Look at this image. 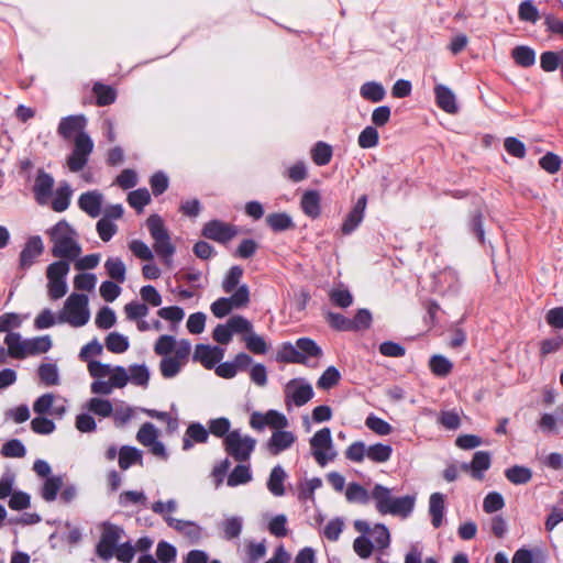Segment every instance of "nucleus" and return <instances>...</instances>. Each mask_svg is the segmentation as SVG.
I'll return each instance as SVG.
<instances>
[{
	"label": "nucleus",
	"instance_id": "nucleus-17",
	"mask_svg": "<svg viewBox=\"0 0 563 563\" xmlns=\"http://www.w3.org/2000/svg\"><path fill=\"white\" fill-rule=\"evenodd\" d=\"M296 441V435L291 431L284 429L276 430L266 443V448L272 455H278L288 450Z\"/></svg>",
	"mask_w": 563,
	"mask_h": 563
},
{
	"label": "nucleus",
	"instance_id": "nucleus-21",
	"mask_svg": "<svg viewBox=\"0 0 563 563\" xmlns=\"http://www.w3.org/2000/svg\"><path fill=\"white\" fill-rule=\"evenodd\" d=\"M102 195L97 191H87L78 199L79 208L91 218H97L101 212Z\"/></svg>",
	"mask_w": 563,
	"mask_h": 563
},
{
	"label": "nucleus",
	"instance_id": "nucleus-23",
	"mask_svg": "<svg viewBox=\"0 0 563 563\" xmlns=\"http://www.w3.org/2000/svg\"><path fill=\"white\" fill-rule=\"evenodd\" d=\"M429 514L434 528H440L445 514V497L442 493H433L429 498Z\"/></svg>",
	"mask_w": 563,
	"mask_h": 563
},
{
	"label": "nucleus",
	"instance_id": "nucleus-16",
	"mask_svg": "<svg viewBox=\"0 0 563 563\" xmlns=\"http://www.w3.org/2000/svg\"><path fill=\"white\" fill-rule=\"evenodd\" d=\"M54 183V178L48 173L38 170L33 185V194L38 205L47 203L53 192Z\"/></svg>",
	"mask_w": 563,
	"mask_h": 563
},
{
	"label": "nucleus",
	"instance_id": "nucleus-24",
	"mask_svg": "<svg viewBox=\"0 0 563 563\" xmlns=\"http://www.w3.org/2000/svg\"><path fill=\"white\" fill-rule=\"evenodd\" d=\"M4 343L8 347V354L15 360H24L25 353V339L23 340L18 332H9L4 338Z\"/></svg>",
	"mask_w": 563,
	"mask_h": 563
},
{
	"label": "nucleus",
	"instance_id": "nucleus-61",
	"mask_svg": "<svg viewBox=\"0 0 563 563\" xmlns=\"http://www.w3.org/2000/svg\"><path fill=\"white\" fill-rule=\"evenodd\" d=\"M505 507V500L500 493L490 492L483 500V509L487 514L496 512Z\"/></svg>",
	"mask_w": 563,
	"mask_h": 563
},
{
	"label": "nucleus",
	"instance_id": "nucleus-46",
	"mask_svg": "<svg viewBox=\"0 0 563 563\" xmlns=\"http://www.w3.org/2000/svg\"><path fill=\"white\" fill-rule=\"evenodd\" d=\"M378 142L379 134L377 129L373 125L364 128L357 137L358 146L364 150L376 147Z\"/></svg>",
	"mask_w": 563,
	"mask_h": 563
},
{
	"label": "nucleus",
	"instance_id": "nucleus-48",
	"mask_svg": "<svg viewBox=\"0 0 563 563\" xmlns=\"http://www.w3.org/2000/svg\"><path fill=\"white\" fill-rule=\"evenodd\" d=\"M298 351L305 354V364L307 363L308 357L319 358L322 356L321 347L309 338H300L297 340Z\"/></svg>",
	"mask_w": 563,
	"mask_h": 563
},
{
	"label": "nucleus",
	"instance_id": "nucleus-10",
	"mask_svg": "<svg viewBox=\"0 0 563 563\" xmlns=\"http://www.w3.org/2000/svg\"><path fill=\"white\" fill-rule=\"evenodd\" d=\"M201 234L206 239L225 244L238 234V228L220 220H210L205 223Z\"/></svg>",
	"mask_w": 563,
	"mask_h": 563
},
{
	"label": "nucleus",
	"instance_id": "nucleus-53",
	"mask_svg": "<svg viewBox=\"0 0 563 563\" xmlns=\"http://www.w3.org/2000/svg\"><path fill=\"white\" fill-rule=\"evenodd\" d=\"M230 428H231L230 420L225 417H220V418H216V419H210L208 421L207 430L209 431V434L211 433L212 435H214L217 438H225L228 435V433L231 432Z\"/></svg>",
	"mask_w": 563,
	"mask_h": 563
},
{
	"label": "nucleus",
	"instance_id": "nucleus-47",
	"mask_svg": "<svg viewBox=\"0 0 563 563\" xmlns=\"http://www.w3.org/2000/svg\"><path fill=\"white\" fill-rule=\"evenodd\" d=\"M87 408L92 413L102 418L110 417L113 413V406L111 401L98 397L91 398L87 404Z\"/></svg>",
	"mask_w": 563,
	"mask_h": 563
},
{
	"label": "nucleus",
	"instance_id": "nucleus-14",
	"mask_svg": "<svg viewBox=\"0 0 563 563\" xmlns=\"http://www.w3.org/2000/svg\"><path fill=\"white\" fill-rule=\"evenodd\" d=\"M224 356V350L220 346L197 344L194 352V361L201 363L207 369L216 367Z\"/></svg>",
	"mask_w": 563,
	"mask_h": 563
},
{
	"label": "nucleus",
	"instance_id": "nucleus-37",
	"mask_svg": "<svg viewBox=\"0 0 563 563\" xmlns=\"http://www.w3.org/2000/svg\"><path fill=\"white\" fill-rule=\"evenodd\" d=\"M511 56L515 63L521 67H531L536 63L534 49L526 45L516 46L511 52Z\"/></svg>",
	"mask_w": 563,
	"mask_h": 563
},
{
	"label": "nucleus",
	"instance_id": "nucleus-63",
	"mask_svg": "<svg viewBox=\"0 0 563 563\" xmlns=\"http://www.w3.org/2000/svg\"><path fill=\"white\" fill-rule=\"evenodd\" d=\"M367 445L363 441H355L345 450V457L352 462L361 463L366 457Z\"/></svg>",
	"mask_w": 563,
	"mask_h": 563
},
{
	"label": "nucleus",
	"instance_id": "nucleus-36",
	"mask_svg": "<svg viewBox=\"0 0 563 563\" xmlns=\"http://www.w3.org/2000/svg\"><path fill=\"white\" fill-rule=\"evenodd\" d=\"M92 91L96 96L97 104L99 107L110 106L115 101L117 91L111 86L96 82L93 85Z\"/></svg>",
	"mask_w": 563,
	"mask_h": 563
},
{
	"label": "nucleus",
	"instance_id": "nucleus-62",
	"mask_svg": "<svg viewBox=\"0 0 563 563\" xmlns=\"http://www.w3.org/2000/svg\"><path fill=\"white\" fill-rule=\"evenodd\" d=\"M234 292L229 297L234 309H241L249 305L250 302V289L249 286L243 284L240 285Z\"/></svg>",
	"mask_w": 563,
	"mask_h": 563
},
{
	"label": "nucleus",
	"instance_id": "nucleus-49",
	"mask_svg": "<svg viewBox=\"0 0 563 563\" xmlns=\"http://www.w3.org/2000/svg\"><path fill=\"white\" fill-rule=\"evenodd\" d=\"M243 520L241 517L234 516L222 522L223 537L227 540H233L240 537L242 532Z\"/></svg>",
	"mask_w": 563,
	"mask_h": 563
},
{
	"label": "nucleus",
	"instance_id": "nucleus-34",
	"mask_svg": "<svg viewBox=\"0 0 563 563\" xmlns=\"http://www.w3.org/2000/svg\"><path fill=\"white\" fill-rule=\"evenodd\" d=\"M360 95L371 102H379L385 98L386 91L380 82L366 81L361 86Z\"/></svg>",
	"mask_w": 563,
	"mask_h": 563
},
{
	"label": "nucleus",
	"instance_id": "nucleus-40",
	"mask_svg": "<svg viewBox=\"0 0 563 563\" xmlns=\"http://www.w3.org/2000/svg\"><path fill=\"white\" fill-rule=\"evenodd\" d=\"M129 346V339L119 332H111L106 338V347L112 353H124Z\"/></svg>",
	"mask_w": 563,
	"mask_h": 563
},
{
	"label": "nucleus",
	"instance_id": "nucleus-30",
	"mask_svg": "<svg viewBox=\"0 0 563 563\" xmlns=\"http://www.w3.org/2000/svg\"><path fill=\"white\" fill-rule=\"evenodd\" d=\"M266 223L274 232H283L295 228L292 218L286 212H274L266 217Z\"/></svg>",
	"mask_w": 563,
	"mask_h": 563
},
{
	"label": "nucleus",
	"instance_id": "nucleus-51",
	"mask_svg": "<svg viewBox=\"0 0 563 563\" xmlns=\"http://www.w3.org/2000/svg\"><path fill=\"white\" fill-rule=\"evenodd\" d=\"M243 341L245 342L247 350L254 354L263 355L268 351V346L264 338L253 331L249 335H244Z\"/></svg>",
	"mask_w": 563,
	"mask_h": 563
},
{
	"label": "nucleus",
	"instance_id": "nucleus-1",
	"mask_svg": "<svg viewBox=\"0 0 563 563\" xmlns=\"http://www.w3.org/2000/svg\"><path fill=\"white\" fill-rule=\"evenodd\" d=\"M345 497L349 503L366 505L369 499L375 500L376 510L380 515H391L400 518H407L415 508V496L406 495L393 497L391 490L382 485L375 484L371 494L358 483H350L345 490Z\"/></svg>",
	"mask_w": 563,
	"mask_h": 563
},
{
	"label": "nucleus",
	"instance_id": "nucleus-32",
	"mask_svg": "<svg viewBox=\"0 0 563 563\" xmlns=\"http://www.w3.org/2000/svg\"><path fill=\"white\" fill-rule=\"evenodd\" d=\"M25 353L26 357L30 355H38L46 353L52 347V340L49 335L35 336L25 339Z\"/></svg>",
	"mask_w": 563,
	"mask_h": 563
},
{
	"label": "nucleus",
	"instance_id": "nucleus-38",
	"mask_svg": "<svg viewBox=\"0 0 563 563\" xmlns=\"http://www.w3.org/2000/svg\"><path fill=\"white\" fill-rule=\"evenodd\" d=\"M505 476L515 485H523L531 481L532 471L526 466L515 465L505 471Z\"/></svg>",
	"mask_w": 563,
	"mask_h": 563
},
{
	"label": "nucleus",
	"instance_id": "nucleus-28",
	"mask_svg": "<svg viewBox=\"0 0 563 563\" xmlns=\"http://www.w3.org/2000/svg\"><path fill=\"white\" fill-rule=\"evenodd\" d=\"M287 477L285 470L280 465L273 467L267 481L268 490L276 497L285 495L284 482Z\"/></svg>",
	"mask_w": 563,
	"mask_h": 563
},
{
	"label": "nucleus",
	"instance_id": "nucleus-6",
	"mask_svg": "<svg viewBox=\"0 0 563 563\" xmlns=\"http://www.w3.org/2000/svg\"><path fill=\"white\" fill-rule=\"evenodd\" d=\"M93 151V141L87 133H79L74 140V147L67 157V167L70 172L81 170L88 163Z\"/></svg>",
	"mask_w": 563,
	"mask_h": 563
},
{
	"label": "nucleus",
	"instance_id": "nucleus-41",
	"mask_svg": "<svg viewBox=\"0 0 563 563\" xmlns=\"http://www.w3.org/2000/svg\"><path fill=\"white\" fill-rule=\"evenodd\" d=\"M429 367L435 376L445 377L451 373L453 364L445 356L437 354L431 356Z\"/></svg>",
	"mask_w": 563,
	"mask_h": 563
},
{
	"label": "nucleus",
	"instance_id": "nucleus-54",
	"mask_svg": "<svg viewBox=\"0 0 563 563\" xmlns=\"http://www.w3.org/2000/svg\"><path fill=\"white\" fill-rule=\"evenodd\" d=\"M242 276L243 268L239 265L232 266L222 282V288L224 292H233V290L239 286Z\"/></svg>",
	"mask_w": 563,
	"mask_h": 563
},
{
	"label": "nucleus",
	"instance_id": "nucleus-5",
	"mask_svg": "<svg viewBox=\"0 0 563 563\" xmlns=\"http://www.w3.org/2000/svg\"><path fill=\"white\" fill-rule=\"evenodd\" d=\"M225 452L235 461L244 463L250 460L256 446V440L251 435H243L240 430H232L223 439Z\"/></svg>",
	"mask_w": 563,
	"mask_h": 563
},
{
	"label": "nucleus",
	"instance_id": "nucleus-43",
	"mask_svg": "<svg viewBox=\"0 0 563 563\" xmlns=\"http://www.w3.org/2000/svg\"><path fill=\"white\" fill-rule=\"evenodd\" d=\"M3 457L21 459L26 455V448L19 439H11L7 441L0 451Z\"/></svg>",
	"mask_w": 563,
	"mask_h": 563
},
{
	"label": "nucleus",
	"instance_id": "nucleus-57",
	"mask_svg": "<svg viewBox=\"0 0 563 563\" xmlns=\"http://www.w3.org/2000/svg\"><path fill=\"white\" fill-rule=\"evenodd\" d=\"M371 536L378 549H386L390 544V534L387 527L383 523H376L371 530Z\"/></svg>",
	"mask_w": 563,
	"mask_h": 563
},
{
	"label": "nucleus",
	"instance_id": "nucleus-35",
	"mask_svg": "<svg viewBox=\"0 0 563 563\" xmlns=\"http://www.w3.org/2000/svg\"><path fill=\"white\" fill-rule=\"evenodd\" d=\"M252 481V472L249 465L238 464L229 474L227 484L236 487Z\"/></svg>",
	"mask_w": 563,
	"mask_h": 563
},
{
	"label": "nucleus",
	"instance_id": "nucleus-18",
	"mask_svg": "<svg viewBox=\"0 0 563 563\" xmlns=\"http://www.w3.org/2000/svg\"><path fill=\"white\" fill-rule=\"evenodd\" d=\"M209 431L200 422H191L188 424L183 437V450L189 451L195 443H207Z\"/></svg>",
	"mask_w": 563,
	"mask_h": 563
},
{
	"label": "nucleus",
	"instance_id": "nucleus-27",
	"mask_svg": "<svg viewBox=\"0 0 563 563\" xmlns=\"http://www.w3.org/2000/svg\"><path fill=\"white\" fill-rule=\"evenodd\" d=\"M107 275L114 282L122 284L126 278V266L120 257L111 256L104 262Z\"/></svg>",
	"mask_w": 563,
	"mask_h": 563
},
{
	"label": "nucleus",
	"instance_id": "nucleus-7",
	"mask_svg": "<svg viewBox=\"0 0 563 563\" xmlns=\"http://www.w3.org/2000/svg\"><path fill=\"white\" fill-rule=\"evenodd\" d=\"M124 530L114 523L103 522L100 539L96 545L97 555L109 561L114 555V550L119 545Z\"/></svg>",
	"mask_w": 563,
	"mask_h": 563
},
{
	"label": "nucleus",
	"instance_id": "nucleus-26",
	"mask_svg": "<svg viewBox=\"0 0 563 563\" xmlns=\"http://www.w3.org/2000/svg\"><path fill=\"white\" fill-rule=\"evenodd\" d=\"M276 361L291 364H305V354L298 351L297 343L294 345L290 342H285L277 352Z\"/></svg>",
	"mask_w": 563,
	"mask_h": 563
},
{
	"label": "nucleus",
	"instance_id": "nucleus-60",
	"mask_svg": "<svg viewBox=\"0 0 563 563\" xmlns=\"http://www.w3.org/2000/svg\"><path fill=\"white\" fill-rule=\"evenodd\" d=\"M340 372L334 366H329L319 377L317 385L322 389H330L335 386L340 380Z\"/></svg>",
	"mask_w": 563,
	"mask_h": 563
},
{
	"label": "nucleus",
	"instance_id": "nucleus-44",
	"mask_svg": "<svg viewBox=\"0 0 563 563\" xmlns=\"http://www.w3.org/2000/svg\"><path fill=\"white\" fill-rule=\"evenodd\" d=\"M151 201V195L146 188H140L129 192L128 203L141 213L146 205Z\"/></svg>",
	"mask_w": 563,
	"mask_h": 563
},
{
	"label": "nucleus",
	"instance_id": "nucleus-56",
	"mask_svg": "<svg viewBox=\"0 0 563 563\" xmlns=\"http://www.w3.org/2000/svg\"><path fill=\"white\" fill-rule=\"evenodd\" d=\"M365 426L378 435H388L393 432V427L375 415H369L366 418Z\"/></svg>",
	"mask_w": 563,
	"mask_h": 563
},
{
	"label": "nucleus",
	"instance_id": "nucleus-50",
	"mask_svg": "<svg viewBox=\"0 0 563 563\" xmlns=\"http://www.w3.org/2000/svg\"><path fill=\"white\" fill-rule=\"evenodd\" d=\"M228 327L233 334L249 335L253 331V324L245 317L236 314L231 317L228 321Z\"/></svg>",
	"mask_w": 563,
	"mask_h": 563
},
{
	"label": "nucleus",
	"instance_id": "nucleus-52",
	"mask_svg": "<svg viewBox=\"0 0 563 563\" xmlns=\"http://www.w3.org/2000/svg\"><path fill=\"white\" fill-rule=\"evenodd\" d=\"M518 16L521 21L533 24L540 19L538 8L534 5L532 0H523L520 2Z\"/></svg>",
	"mask_w": 563,
	"mask_h": 563
},
{
	"label": "nucleus",
	"instance_id": "nucleus-29",
	"mask_svg": "<svg viewBox=\"0 0 563 563\" xmlns=\"http://www.w3.org/2000/svg\"><path fill=\"white\" fill-rule=\"evenodd\" d=\"M393 455V448L389 444L375 443L367 445L366 459L373 463H386Z\"/></svg>",
	"mask_w": 563,
	"mask_h": 563
},
{
	"label": "nucleus",
	"instance_id": "nucleus-22",
	"mask_svg": "<svg viewBox=\"0 0 563 563\" xmlns=\"http://www.w3.org/2000/svg\"><path fill=\"white\" fill-rule=\"evenodd\" d=\"M492 457L489 452L486 451H477L473 460L470 464H463L462 468L465 471H471L472 476L475 479H483L484 472L490 467Z\"/></svg>",
	"mask_w": 563,
	"mask_h": 563
},
{
	"label": "nucleus",
	"instance_id": "nucleus-15",
	"mask_svg": "<svg viewBox=\"0 0 563 563\" xmlns=\"http://www.w3.org/2000/svg\"><path fill=\"white\" fill-rule=\"evenodd\" d=\"M87 120L82 114L62 118L57 128V133L65 140H70L71 137L75 139L77 134L85 133L84 129Z\"/></svg>",
	"mask_w": 563,
	"mask_h": 563
},
{
	"label": "nucleus",
	"instance_id": "nucleus-25",
	"mask_svg": "<svg viewBox=\"0 0 563 563\" xmlns=\"http://www.w3.org/2000/svg\"><path fill=\"white\" fill-rule=\"evenodd\" d=\"M134 464L143 465L142 451L135 446L123 445L119 450V466L125 471Z\"/></svg>",
	"mask_w": 563,
	"mask_h": 563
},
{
	"label": "nucleus",
	"instance_id": "nucleus-19",
	"mask_svg": "<svg viewBox=\"0 0 563 563\" xmlns=\"http://www.w3.org/2000/svg\"><path fill=\"white\" fill-rule=\"evenodd\" d=\"M434 96L437 106L446 113L455 114L459 111L456 97L454 92L444 85H437L434 87Z\"/></svg>",
	"mask_w": 563,
	"mask_h": 563
},
{
	"label": "nucleus",
	"instance_id": "nucleus-2",
	"mask_svg": "<svg viewBox=\"0 0 563 563\" xmlns=\"http://www.w3.org/2000/svg\"><path fill=\"white\" fill-rule=\"evenodd\" d=\"M53 244L52 255L54 257L75 261L81 254V245L78 243L77 231L66 221L60 220L47 230Z\"/></svg>",
	"mask_w": 563,
	"mask_h": 563
},
{
	"label": "nucleus",
	"instance_id": "nucleus-64",
	"mask_svg": "<svg viewBox=\"0 0 563 563\" xmlns=\"http://www.w3.org/2000/svg\"><path fill=\"white\" fill-rule=\"evenodd\" d=\"M266 555L265 540L261 542H249L246 545V563H256Z\"/></svg>",
	"mask_w": 563,
	"mask_h": 563
},
{
	"label": "nucleus",
	"instance_id": "nucleus-11",
	"mask_svg": "<svg viewBox=\"0 0 563 563\" xmlns=\"http://www.w3.org/2000/svg\"><path fill=\"white\" fill-rule=\"evenodd\" d=\"M44 252V244L40 235L30 236L19 256V269L27 271Z\"/></svg>",
	"mask_w": 563,
	"mask_h": 563
},
{
	"label": "nucleus",
	"instance_id": "nucleus-42",
	"mask_svg": "<svg viewBox=\"0 0 563 563\" xmlns=\"http://www.w3.org/2000/svg\"><path fill=\"white\" fill-rule=\"evenodd\" d=\"M129 382L133 385L146 387L150 380V371L144 364H134L129 367Z\"/></svg>",
	"mask_w": 563,
	"mask_h": 563
},
{
	"label": "nucleus",
	"instance_id": "nucleus-3",
	"mask_svg": "<svg viewBox=\"0 0 563 563\" xmlns=\"http://www.w3.org/2000/svg\"><path fill=\"white\" fill-rule=\"evenodd\" d=\"M146 225L154 240V251L163 260L164 264L167 266L172 265L176 249L170 241L169 233L162 218L158 214H152L147 218Z\"/></svg>",
	"mask_w": 563,
	"mask_h": 563
},
{
	"label": "nucleus",
	"instance_id": "nucleus-59",
	"mask_svg": "<svg viewBox=\"0 0 563 563\" xmlns=\"http://www.w3.org/2000/svg\"><path fill=\"white\" fill-rule=\"evenodd\" d=\"M117 316L110 307H102L95 319L96 325L99 329L108 330L115 324Z\"/></svg>",
	"mask_w": 563,
	"mask_h": 563
},
{
	"label": "nucleus",
	"instance_id": "nucleus-13",
	"mask_svg": "<svg viewBox=\"0 0 563 563\" xmlns=\"http://www.w3.org/2000/svg\"><path fill=\"white\" fill-rule=\"evenodd\" d=\"M367 206V197L366 195L361 196L356 203L353 206V208L349 211V213L345 216L341 232L343 235H350L352 234L362 223L364 216H365V209Z\"/></svg>",
	"mask_w": 563,
	"mask_h": 563
},
{
	"label": "nucleus",
	"instance_id": "nucleus-12",
	"mask_svg": "<svg viewBox=\"0 0 563 563\" xmlns=\"http://www.w3.org/2000/svg\"><path fill=\"white\" fill-rule=\"evenodd\" d=\"M166 525L180 533L191 544L198 543L203 536V528L195 521L166 518Z\"/></svg>",
	"mask_w": 563,
	"mask_h": 563
},
{
	"label": "nucleus",
	"instance_id": "nucleus-45",
	"mask_svg": "<svg viewBox=\"0 0 563 563\" xmlns=\"http://www.w3.org/2000/svg\"><path fill=\"white\" fill-rule=\"evenodd\" d=\"M63 479L60 476L47 477L42 487L41 496L46 501H54L62 488Z\"/></svg>",
	"mask_w": 563,
	"mask_h": 563
},
{
	"label": "nucleus",
	"instance_id": "nucleus-9",
	"mask_svg": "<svg viewBox=\"0 0 563 563\" xmlns=\"http://www.w3.org/2000/svg\"><path fill=\"white\" fill-rule=\"evenodd\" d=\"M250 426L256 431H263L266 427L276 431L285 429L288 426V419L275 409H269L265 413L254 411L250 417Z\"/></svg>",
	"mask_w": 563,
	"mask_h": 563
},
{
	"label": "nucleus",
	"instance_id": "nucleus-33",
	"mask_svg": "<svg viewBox=\"0 0 563 563\" xmlns=\"http://www.w3.org/2000/svg\"><path fill=\"white\" fill-rule=\"evenodd\" d=\"M333 148L330 144L318 141L311 148V158L317 166H325L331 162Z\"/></svg>",
	"mask_w": 563,
	"mask_h": 563
},
{
	"label": "nucleus",
	"instance_id": "nucleus-31",
	"mask_svg": "<svg viewBox=\"0 0 563 563\" xmlns=\"http://www.w3.org/2000/svg\"><path fill=\"white\" fill-rule=\"evenodd\" d=\"M73 190L68 183H63L57 188L52 200V209L56 212H63L68 209Z\"/></svg>",
	"mask_w": 563,
	"mask_h": 563
},
{
	"label": "nucleus",
	"instance_id": "nucleus-20",
	"mask_svg": "<svg viewBox=\"0 0 563 563\" xmlns=\"http://www.w3.org/2000/svg\"><path fill=\"white\" fill-rule=\"evenodd\" d=\"M300 208L302 212L311 218L317 219L321 214V195L316 189L306 190L300 199Z\"/></svg>",
	"mask_w": 563,
	"mask_h": 563
},
{
	"label": "nucleus",
	"instance_id": "nucleus-39",
	"mask_svg": "<svg viewBox=\"0 0 563 563\" xmlns=\"http://www.w3.org/2000/svg\"><path fill=\"white\" fill-rule=\"evenodd\" d=\"M37 374L45 386H56L60 382L58 368L54 363H42L38 366Z\"/></svg>",
	"mask_w": 563,
	"mask_h": 563
},
{
	"label": "nucleus",
	"instance_id": "nucleus-4",
	"mask_svg": "<svg viewBox=\"0 0 563 563\" xmlns=\"http://www.w3.org/2000/svg\"><path fill=\"white\" fill-rule=\"evenodd\" d=\"M88 297L84 294H71L65 302L63 312L58 316V322H67L71 327L79 328L89 321Z\"/></svg>",
	"mask_w": 563,
	"mask_h": 563
},
{
	"label": "nucleus",
	"instance_id": "nucleus-58",
	"mask_svg": "<svg viewBox=\"0 0 563 563\" xmlns=\"http://www.w3.org/2000/svg\"><path fill=\"white\" fill-rule=\"evenodd\" d=\"M119 504L122 507H128L131 505H143L146 506L147 498L143 492L137 490H125L122 492L119 496Z\"/></svg>",
	"mask_w": 563,
	"mask_h": 563
},
{
	"label": "nucleus",
	"instance_id": "nucleus-8",
	"mask_svg": "<svg viewBox=\"0 0 563 563\" xmlns=\"http://www.w3.org/2000/svg\"><path fill=\"white\" fill-rule=\"evenodd\" d=\"M313 396L314 391L311 384L303 378H292L285 386V402L287 407H290V405L302 407Z\"/></svg>",
	"mask_w": 563,
	"mask_h": 563
},
{
	"label": "nucleus",
	"instance_id": "nucleus-55",
	"mask_svg": "<svg viewBox=\"0 0 563 563\" xmlns=\"http://www.w3.org/2000/svg\"><path fill=\"white\" fill-rule=\"evenodd\" d=\"M69 263L67 260H60L57 262H53L47 266L46 277L47 280H57V279H66V276L69 273Z\"/></svg>",
	"mask_w": 563,
	"mask_h": 563
}]
</instances>
